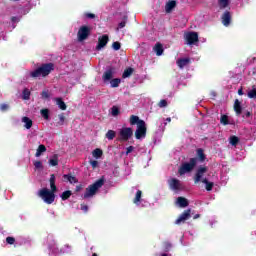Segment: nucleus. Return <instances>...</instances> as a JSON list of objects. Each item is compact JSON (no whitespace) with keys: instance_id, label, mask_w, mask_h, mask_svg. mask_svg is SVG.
I'll return each instance as SVG.
<instances>
[{"instance_id":"nucleus-26","label":"nucleus","mask_w":256,"mask_h":256,"mask_svg":"<svg viewBox=\"0 0 256 256\" xmlns=\"http://www.w3.org/2000/svg\"><path fill=\"white\" fill-rule=\"evenodd\" d=\"M231 5V0H218L219 9H227Z\"/></svg>"},{"instance_id":"nucleus-18","label":"nucleus","mask_w":256,"mask_h":256,"mask_svg":"<svg viewBox=\"0 0 256 256\" xmlns=\"http://www.w3.org/2000/svg\"><path fill=\"white\" fill-rule=\"evenodd\" d=\"M176 7H177V1L169 0L165 5V12L171 13V11H173V9H175Z\"/></svg>"},{"instance_id":"nucleus-34","label":"nucleus","mask_w":256,"mask_h":256,"mask_svg":"<svg viewBox=\"0 0 256 256\" xmlns=\"http://www.w3.org/2000/svg\"><path fill=\"white\" fill-rule=\"evenodd\" d=\"M45 151H47V148L45 147V145L41 144V145H39V147H38V149L36 151L35 156L36 157H41V154L45 153Z\"/></svg>"},{"instance_id":"nucleus-43","label":"nucleus","mask_w":256,"mask_h":256,"mask_svg":"<svg viewBox=\"0 0 256 256\" xmlns=\"http://www.w3.org/2000/svg\"><path fill=\"white\" fill-rule=\"evenodd\" d=\"M23 95V99L27 100L29 99V97H31V91H29V89H24L22 92Z\"/></svg>"},{"instance_id":"nucleus-1","label":"nucleus","mask_w":256,"mask_h":256,"mask_svg":"<svg viewBox=\"0 0 256 256\" xmlns=\"http://www.w3.org/2000/svg\"><path fill=\"white\" fill-rule=\"evenodd\" d=\"M44 245L48 247L49 255H65V253H71V245L65 244L62 248H59L53 235L47 236Z\"/></svg>"},{"instance_id":"nucleus-58","label":"nucleus","mask_w":256,"mask_h":256,"mask_svg":"<svg viewBox=\"0 0 256 256\" xmlns=\"http://www.w3.org/2000/svg\"><path fill=\"white\" fill-rule=\"evenodd\" d=\"M81 189H83L82 185H78L76 186V192L79 193V191H81Z\"/></svg>"},{"instance_id":"nucleus-51","label":"nucleus","mask_w":256,"mask_h":256,"mask_svg":"<svg viewBox=\"0 0 256 256\" xmlns=\"http://www.w3.org/2000/svg\"><path fill=\"white\" fill-rule=\"evenodd\" d=\"M0 110L1 111H9V104H1Z\"/></svg>"},{"instance_id":"nucleus-2","label":"nucleus","mask_w":256,"mask_h":256,"mask_svg":"<svg viewBox=\"0 0 256 256\" xmlns=\"http://www.w3.org/2000/svg\"><path fill=\"white\" fill-rule=\"evenodd\" d=\"M105 185V178L102 177L99 180H97L94 184L90 185L88 188H86V192L83 195V199H91L99 189H101Z\"/></svg>"},{"instance_id":"nucleus-61","label":"nucleus","mask_w":256,"mask_h":256,"mask_svg":"<svg viewBox=\"0 0 256 256\" xmlns=\"http://www.w3.org/2000/svg\"><path fill=\"white\" fill-rule=\"evenodd\" d=\"M199 217H201V215L196 214V215L194 216V219H199Z\"/></svg>"},{"instance_id":"nucleus-28","label":"nucleus","mask_w":256,"mask_h":256,"mask_svg":"<svg viewBox=\"0 0 256 256\" xmlns=\"http://www.w3.org/2000/svg\"><path fill=\"white\" fill-rule=\"evenodd\" d=\"M176 203L182 208L187 207L189 205V202L184 197H178Z\"/></svg>"},{"instance_id":"nucleus-10","label":"nucleus","mask_w":256,"mask_h":256,"mask_svg":"<svg viewBox=\"0 0 256 256\" xmlns=\"http://www.w3.org/2000/svg\"><path fill=\"white\" fill-rule=\"evenodd\" d=\"M142 197H143V192L141 190H137L133 200V203L134 205H136V207L143 208V207H147V205L149 204L147 200L143 199Z\"/></svg>"},{"instance_id":"nucleus-27","label":"nucleus","mask_w":256,"mask_h":256,"mask_svg":"<svg viewBox=\"0 0 256 256\" xmlns=\"http://www.w3.org/2000/svg\"><path fill=\"white\" fill-rule=\"evenodd\" d=\"M92 156L94 159H101L103 157V150L101 148H96L92 151Z\"/></svg>"},{"instance_id":"nucleus-44","label":"nucleus","mask_w":256,"mask_h":256,"mask_svg":"<svg viewBox=\"0 0 256 256\" xmlns=\"http://www.w3.org/2000/svg\"><path fill=\"white\" fill-rule=\"evenodd\" d=\"M125 25H127V16L124 17V21H122L118 24L116 31H119V29H123L125 27Z\"/></svg>"},{"instance_id":"nucleus-52","label":"nucleus","mask_w":256,"mask_h":256,"mask_svg":"<svg viewBox=\"0 0 256 256\" xmlns=\"http://www.w3.org/2000/svg\"><path fill=\"white\" fill-rule=\"evenodd\" d=\"M86 19H95V14L93 13H84Z\"/></svg>"},{"instance_id":"nucleus-54","label":"nucleus","mask_w":256,"mask_h":256,"mask_svg":"<svg viewBox=\"0 0 256 256\" xmlns=\"http://www.w3.org/2000/svg\"><path fill=\"white\" fill-rule=\"evenodd\" d=\"M81 211H83L84 213H87V211H89V206L85 204H81Z\"/></svg>"},{"instance_id":"nucleus-41","label":"nucleus","mask_w":256,"mask_h":256,"mask_svg":"<svg viewBox=\"0 0 256 256\" xmlns=\"http://www.w3.org/2000/svg\"><path fill=\"white\" fill-rule=\"evenodd\" d=\"M239 143V138L237 136H231L230 137V145H233L235 147Z\"/></svg>"},{"instance_id":"nucleus-37","label":"nucleus","mask_w":256,"mask_h":256,"mask_svg":"<svg viewBox=\"0 0 256 256\" xmlns=\"http://www.w3.org/2000/svg\"><path fill=\"white\" fill-rule=\"evenodd\" d=\"M109 83H110L112 88H115V87H118L119 85H121V79L114 78Z\"/></svg>"},{"instance_id":"nucleus-20","label":"nucleus","mask_w":256,"mask_h":256,"mask_svg":"<svg viewBox=\"0 0 256 256\" xmlns=\"http://www.w3.org/2000/svg\"><path fill=\"white\" fill-rule=\"evenodd\" d=\"M154 53H156L157 57H161L163 55L164 49H163V44L162 43H156L153 47Z\"/></svg>"},{"instance_id":"nucleus-33","label":"nucleus","mask_w":256,"mask_h":256,"mask_svg":"<svg viewBox=\"0 0 256 256\" xmlns=\"http://www.w3.org/2000/svg\"><path fill=\"white\" fill-rule=\"evenodd\" d=\"M55 101L59 109H61L62 111H65L67 109V104H65V102L61 98H56Z\"/></svg>"},{"instance_id":"nucleus-9","label":"nucleus","mask_w":256,"mask_h":256,"mask_svg":"<svg viewBox=\"0 0 256 256\" xmlns=\"http://www.w3.org/2000/svg\"><path fill=\"white\" fill-rule=\"evenodd\" d=\"M168 185L172 191L175 193H179V191H183V182H181L177 178H170L168 180Z\"/></svg>"},{"instance_id":"nucleus-55","label":"nucleus","mask_w":256,"mask_h":256,"mask_svg":"<svg viewBox=\"0 0 256 256\" xmlns=\"http://www.w3.org/2000/svg\"><path fill=\"white\" fill-rule=\"evenodd\" d=\"M135 147L133 146H129L128 148H126V155H129V153H132L134 151Z\"/></svg>"},{"instance_id":"nucleus-46","label":"nucleus","mask_w":256,"mask_h":256,"mask_svg":"<svg viewBox=\"0 0 256 256\" xmlns=\"http://www.w3.org/2000/svg\"><path fill=\"white\" fill-rule=\"evenodd\" d=\"M112 49L114 50V51H119V49H121V43L120 42H114L113 44H112Z\"/></svg>"},{"instance_id":"nucleus-3","label":"nucleus","mask_w":256,"mask_h":256,"mask_svg":"<svg viewBox=\"0 0 256 256\" xmlns=\"http://www.w3.org/2000/svg\"><path fill=\"white\" fill-rule=\"evenodd\" d=\"M51 71H53V63L43 64L36 70L30 72V77H33L34 79L39 77H47Z\"/></svg>"},{"instance_id":"nucleus-45","label":"nucleus","mask_w":256,"mask_h":256,"mask_svg":"<svg viewBox=\"0 0 256 256\" xmlns=\"http://www.w3.org/2000/svg\"><path fill=\"white\" fill-rule=\"evenodd\" d=\"M167 105H169V103L167 102L166 99H162V100H160V102L158 103V107H160V109H163V108L167 107Z\"/></svg>"},{"instance_id":"nucleus-48","label":"nucleus","mask_w":256,"mask_h":256,"mask_svg":"<svg viewBox=\"0 0 256 256\" xmlns=\"http://www.w3.org/2000/svg\"><path fill=\"white\" fill-rule=\"evenodd\" d=\"M34 167L35 169H43V163H41V161H35Z\"/></svg>"},{"instance_id":"nucleus-7","label":"nucleus","mask_w":256,"mask_h":256,"mask_svg":"<svg viewBox=\"0 0 256 256\" xmlns=\"http://www.w3.org/2000/svg\"><path fill=\"white\" fill-rule=\"evenodd\" d=\"M133 137V129L129 127H122L118 131V141H129Z\"/></svg>"},{"instance_id":"nucleus-29","label":"nucleus","mask_w":256,"mask_h":256,"mask_svg":"<svg viewBox=\"0 0 256 256\" xmlns=\"http://www.w3.org/2000/svg\"><path fill=\"white\" fill-rule=\"evenodd\" d=\"M64 181H68V183H77V178L75 176H71V174H64L63 175Z\"/></svg>"},{"instance_id":"nucleus-14","label":"nucleus","mask_w":256,"mask_h":256,"mask_svg":"<svg viewBox=\"0 0 256 256\" xmlns=\"http://www.w3.org/2000/svg\"><path fill=\"white\" fill-rule=\"evenodd\" d=\"M191 217V209L184 211L175 221V225H181V223H185L187 219Z\"/></svg>"},{"instance_id":"nucleus-5","label":"nucleus","mask_w":256,"mask_h":256,"mask_svg":"<svg viewBox=\"0 0 256 256\" xmlns=\"http://www.w3.org/2000/svg\"><path fill=\"white\" fill-rule=\"evenodd\" d=\"M195 167H197V158H191L189 162L182 163L178 170V173L181 176L187 175V173H191V171H193Z\"/></svg>"},{"instance_id":"nucleus-50","label":"nucleus","mask_w":256,"mask_h":256,"mask_svg":"<svg viewBox=\"0 0 256 256\" xmlns=\"http://www.w3.org/2000/svg\"><path fill=\"white\" fill-rule=\"evenodd\" d=\"M90 165L93 169H96V167L99 166V162H97V160H91Z\"/></svg>"},{"instance_id":"nucleus-64","label":"nucleus","mask_w":256,"mask_h":256,"mask_svg":"<svg viewBox=\"0 0 256 256\" xmlns=\"http://www.w3.org/2000/svg\"><path fill=\"white\" fill-rule=\"evenodd\" d=\"M92 256H97V253L92 254Z\"/></svg>"},{"instance_id":"nucleus-24","label":"nucleus","mask_w":256,"mask_h":256,"mask_svg":"<svg viewBox=\"0 0 256 256\" xmlns=\"http://www.w3.org/2000/svg\"><path fill=\"white\" fill-rule=\"evenodd\" d=\"M49 165H51V167H57V165H59L58 154H54L53 156H51V158L49 159Z\"/></svg>"},{"instance_id":"nucleus-19","label":"nucleus","mask_w":256,"mask_h":256,"mask_svg":"<svg viewBox=\"0 0 256 256\" xmlns=\"http://www.w3.org/2000/svg\"><path fill=\"white\" fill-rule=\"evenodd\" d=\"M21 122L24 124V129L29 130L33 127V120L27 116L22 117Z\"/></svg>"},{"instance_id":"nucleus-53","label":"nucleus","mask_w":256,"mask_h":256,"mask_svg":"<svg viewBox=\"0 0 256 256\" xmlns=\"http://www.w3.org/2000/svg\"><path fill=\"white\" fill-rule=\"evenodd\" d=\"M63 123H65V116L63 114L59 115V125H63Z\"/></svg>"},{"instance_id":"nucleus-31","label":"nucleus","mask_w":256,"mask_h":256,"mask_svg":"<svg viewBox=\"0 0 256 256\" xmlns=\"http://www.w3.org/2000/svg\"><path fill=\"white\" fill-rule=\"evenodd\" d=\"M50 188L53 193H57V186L55 185V175L50 176Z\"/></svg>"},{"instance_id":"nucleus-38","label":"nucleus","mask_w":256,"mask_h":256,"mask_svg":"<svg viewBox=\"0 0 256 256\" xmlns=\"http://www.w3.org/2000/svg\"><path fill=\"white\" fill-rule=\"evenodd\" d=\"M115 131L113 130H109L107 133H106V139H108L109 141H113L115 139Z\"/></svg>"},{"instance_id":"nucleus-62","label":"nucleus","mask_w":256,"mask_h":256,"mask_svg":"<svg viewBox=\"0 0 256 256\" xmlns=\"http://www.w3.org/2000/svg\"><path fill=\"white\" fill-rule=\"evenodd\" d=\"M183 239H185V238L182 237V238L180 239V242H181L183 245H187L186 243L183 242Z\"/></svg>"},{"instance_id":"nucleus-11","label":"nucleus","mask_w":256,"mask_h":256,"mask_svg":"<svg viewBox=\"0 0 256 256\" xmlns=\"http://www.w3.org/2000/svg\"><path fill=\"white\" fill-rule=\"evenodd\" d=\"M186 45H195L199 42V34L197 32H186L184 34Z\"/></svg>"},{"instance_id":"nucleus-56","label":"nucleus","mask_w":256,"mask_h":256,"mask_svg":"<svg viewBox=\"0 0 256 256\" xmlns=\"http://www.w3.org/2000/svg\"><path fill=\"white\" fill-rule=\"evenodd\" d=\"M163 121H165V118L160 119V123H163ZM167 123H171V117L166 118L164 125H167Z\"/></svg>"},{"instance_id":"nucleus-16","label":"nucleus","mask_w":256,"mask_h":256,"mask_svg":"<svg viewBox=\"0 0 256 256\" xmlns=\"http://www.w3.org/2000/svg\"><path fill=\"white\" fill-rule=\"evenodd\" d=\"M114 73L115 71L113 70V68H109L108 70H106L102 77L104 83H109L113 79Z\"/></svg>"},{"instance_id":"nucleus-12","label":"nucleus","mask_w":256,"mask_h":256,"mask_svg":"<svg viewBox=\"0 0 256 256\" xmlns=\"http://www.w3.org/2000/svg\"><path fill=\"white\" fill-rule=\"evenodd\" d=\"M207 171H209V168H207L206 166L198 167L194 176V183L203 182V179H205L203 177H205V173H207Z\"/></svg>"},{"instance_id":"nucleus-23","label":"nucleus","mask_w":256,"mask_h":256,"mask_svg":"<svg viewBox=\"0 0 256 256\" xmlns=\"http://www.w3.org/2000/svg\"><path fill=\"white\" fill-rule=\"evenodd\" d=\"M220 123L221 125H234L235 122H233V120H231L229 118V116L223 114L221 117H220Z\"/></svg>"},{"instance_id":"nucleus-40","label":"nucleus","mask_w":256,"mask_h":256,"mask_svg":"<svg viewBox=\"0 0 256 256\" xmlns=\"http://www.w3.org/2000/svg\"><path fill=\"white\" fill-rule=\"evenodd\" d=\"M40 113H41L42 117H43L46 121H48V119H49V109H42V110L40 111Z\"/></svg>"},{"instance_id":"nucleus-17","label":"nucleus","mask_w":256,"mask_h":256,"mask_svg":"<svg viewBox=\"0 0 256 256\" xmlns=\"http://www.w3.org/2000/svg\"><path fill=\"white\" fill-rule=\"evenodd\" d=\"M221 19H222V25H224V27H229V25H231V12L225 11Z\"/></svg>"},{"instance_id":"nucleus-47","label":"nucleus","mask_w":256,"mask_h":256,"mask_svg":"<svg viewBox=\"0 0 256 256\" xmlns=\"http://www.w3.org/2000/svg\"><path fill=\"white\" fill-rule=\"evenodd\" d=\"M6 243H7L8 245H15V238H14V237H11V236H8V237L6 238Z\"/></svg>"},{"instance_id":"nucleus-35","label":"nucleus","mask_w":256,"mask_h":256,"mask_svg":"<svg viewBox=\"0 0 256 256\" xmlns=\"http://www.w3.org/2000/svg\"><path fill=\"white\" fill-rule=\"evenodd\" d=\"M247 95L249 99H256V87L252 86V88L248 90Z\"/></svg>"},{"instance_id":"nucleus-42","label":"nucleus","mask_w":256,"mask_h":256,"mask_svg":"<svg viewBox=\"0 0 256 256\" xmlns=\"http://www.w3.org/2000/svg\"><path fill=\"white\" fill-rule=\"evenodd\" d=\"M111 115L112 117H117V115H119V108L117 106L111 108Z\"/></svg>"},{"instance_id":"nucleus-59","label":"nucleus","mask_w":256,"mask_h":256,"mask_svg":"<svg viewBox=\"0 0 256 256\" xmlns=\"http://www.w3.org/2000/svg\"><path fill=\"white\" fill-rule=\"evenodd\" d=\"M12 23H19V19L17 17H12Z\"/></svg>"},{"instance_id":"nucleus-13","label":"nucleus","mask_w":256,"mask_h":256,"mask_svg":"<svg viewBox=\"0 0 256 256\" xmlns=\"http://www.w3.org/2000/svg\"><path fill=\"white\" fill-rule=\"evenodd\" d=\"M109 43V35L104 34L98 37V44L96 46V51H101V49L105 48Z\"/></svg>"},{"instance_id":"nucleus-4","label":"nucleus","mask_w":256,"mask_h":256,"mask_svg":"<svg viewBox=\"0 0 256 256\" xmlns=\"http://www.w3.org/2000/svg\"><path fill=\"white\" fill-rule=\"evenodd\" d=\"M38 197L46 203V205H53L55 203V192L48 188H42L37 193Z\"/></svg>"},{"instance_id":"nucleus-60","label":"nucleus","mask_w":256,"mask_h":256,"mask_svg":"<svg viewBox=\"0 0 256 256\" xmlns=\"http://www.w3.org/2000/svg\"><path fill=\"white\" fill-rule=\"evenodd\" d=\"M238 95H243V90L242 89L238 90Z\"/></svg>"},{"instance_id":"nucleus-15","label":"nucleus","mask_w":256,"mask_h":256,"mask_svg":"<svg viewBox=\"0 0 256 256\" xmlns=\"http://www.w3.org/2000/svg\"><path fill=\"white\" fill-rule=\"evenodd\" d=\"M191 217V209L184 211L175 221V225H181V223H185L187 219Z\"/></svg>"},{"instance_id":"nucleus-25","label":"nucleus","mask_w":256,"mask_h":256,"mask_svg":"<svg viewBox=\"0 0 256 256\" xmlns=\"http://www.w3.org/2000/svg\"><path fill=\"white\" fill-rule=\"evenodd\" d=\"M202 183L205 185L206 191H213V187L215 184L213 182L209 181V179L204 178L202 180Z\"/></svg>"},{"instance_id":"nucleus-36","label":"nucleus","mask_w":256,"mask_h":256,"mask_svg":"<svg viewBox=\"0 0 256 256\" xmlns=\"http://www.w3.org/2000/svg\"><path fill=\"white\" fill-rule=\"evenodd\" d=\"M71 195H73V193L71 192V190H66L61 194V199L62 201H67V199H69V197H71Z\"/></svg>"},{"instance_id":"nucleus-30","label":"nucleus","mask_w":256,"mask_h":256,"mask_svg":"<svg viewBox=\"0 0 256 256\" xmlns=\"http://www.w3.org/2000/svg\"><path fill=\"white\" fill-rule=\"evenodd\" d=\"M234 111L236 115H241L242 113L241 102L237 99L234 102Z\"/></svg>"},{"instance_id":"nucleus-22","label":"nucleus","mask_w":256,"mask_h":256,"mask_svg":"<svg viewBox=\"0 0 256 256\" xmlns=\"http://www.w3.org/2000/svg\"><path fill=\"white\" fill-rule=\"evenodd\" d=\"M196 155H197V161H200V163H203L206 159L207 156H205V152L203 151L202 148H199L196 150Z\"/></svg>"},{"instance_id":"nucleus-57","label":"nucleus","mask_w":256,"mask_h":256,"mask_svg":"<svg viewBox=\"0 0 256 256\" xmlns=\"http://www.w3.org/2000/svg\"><path fill=\"white\" fill-rule=\"evenodd\" d=\"M242 117L245 119L251 117V113L249 111H244Z\"/></svg>"},{"instance_id":"nucleus-49","label":"nucleus","mask_w":256,"mask_h":256,"mask_svg":"<svg viewBox=\"0 0 256 256\" xmlns=\"http://www.w3.org/2000/svg\"><path fill=\"white\" fill-rule=\"evenodd\" d=\"M41 97H42V99H49V97H51V95L49 94V91H43L41 93Z\"/></svg>"},{"instance_id":"nucleus-32","label":"nucleus","mask_w":256,"mask_h":256,"mask_svg":"<svg viewBox=\"0 0 256 256\" xmlns=\"http://www.w3.org/2000/svg\"><path fill=\"white\" fill-rule=\"evenodd\" d=\"M141 121L144 120L139 119V116L132 115L130 117V125H137V127H139V123H141Z\"/></svg>"},{"instance_id":"nucleus-39","label":"nucleus","mask_w":256,"mask_h":256,"mask_svg":"<svg viewBox=\"0 0 256 256\" xmlns=\"http://www.w3.org/2000/svg\"><path fill=\"white\" fill-rule=\"evenodd\" d=\"M130 75H133V68H127L124 71L122 77H123V79H127V77H129Z\"/></svg>"},{"instance_id":"nucleus-8","label":"nucleus","mask_w":256,"mask_h":256,"mask_svg":"<svg viewBox=\"0 0 256 256\" xmlns=\"http://www.w3.org/2000/svg\"><path fill=\"white\" fill-rule=\"evenodd\" d=\"M89 35H91V27L83 25L78 30L77 39L81 43L83 41H86V39L89 38Z\"/></svg>"},{"instance_id":"nucleus-21","label":"nucleus","mask_w":256,"mask_h":256,"mask_svg":"<svg viewBox=\"0 0 256 256\" xmlns=\"http://www.w3.org/2000/svg\"><path fill=\"white\" fill-rule=\"evenodd\" d=\"M176 63L180 69H183L184 67H187L189 63H191V60L189 58H180Z\"/></svg>"},{"instance_id":"nucleus-63","label":"nucleus","mask_w":256,"mask_h":256,"mask_svg":"<svg viewBox=\"0 0 256 256\" xmlns=\"http://www.w3.org/2000/svg\"><path fill=\"white\" fill-rule=\"evenodd\" d=\"M51 215H53V217H56L55 211H51Z\"/></svg>"},{"instance_id":"nucleus-6","label":"nucleus","mask_w":256,"mask_h":256,"mask_svg":"<svg viewBox=\"0 0 256 256\" xmlns=\"http://www.w3.org/2000/svg\"><path fill=\"white\" fill-rule=\"evenodd\" d=\"M145 137H147V124H145V121H140L135 131V138L141 141Z\"/></svg>"}]
</instances>
